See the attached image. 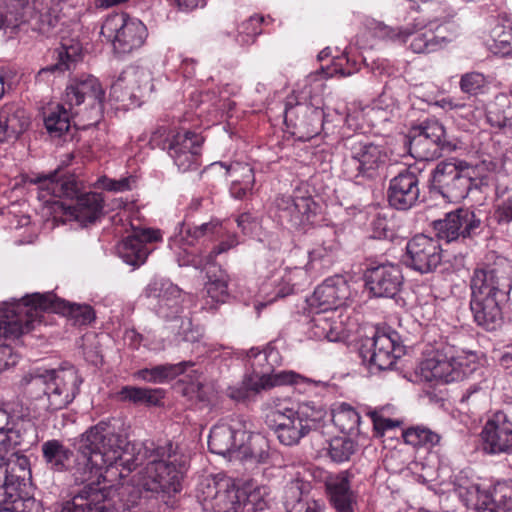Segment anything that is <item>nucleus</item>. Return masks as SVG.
<instances>
[{
  "label": "nucleus",
  "instance_id": "obj_1",
  "mask_svg": "<svg viewBox=\"0 0 512 512\" xmlns=\"http://www.w3.org/2000/svg\"><path fill=\"white\" fill-rule=\"evenodd\" d=\"M116 420L98 422L75 439L74 451L59 439L42 443L43 461L53 473L69 472L76 484H83L99 475L104 467L121 465L129 473L138 463L127 448V437L116 431Z\"/></svg>",
  "mask_w": 512,
  "mask_h": 512
},
{
  "label": "nucleus",
  "instance_id": "obj_2",
  "mask_svg": "<svg viewBox=\"0 0 512 512\" xmlns=\"http://www.w3.org/2000/svg\"><path fill=\"white\" fill-rule=\"evenodd\" d=\"M127 451L134 457H139L138 463L128 473L121 465L113 464L119 469L120 477L128 476L137 467L143 468L139 472V486H122L120 491L121 500L127 507V510L141 508L139 505L144 493H151L158 501L163 502L168 507L175 504L174 497L182 489V480L188 469L189 456L183 452L181 447L172 441L164 444L155 445L144 444V446L135 453L134 445L127 441Z\"/></svg>",
  "mask_w": 512,
  "mask_h": 512
},
{
  "label": "nucleus",
  "instance_id": "obj_3",
  "mask_svg": "<svg viewBox=\"0 0 512 512\" xmlns=\"http://www.w3.org/2000/svg\"><path fill=\"white\" fill-rule=\"evenodd\" d=\"M38 311L62 314L76 325H88L95 320V311L88 304L68 302L53 292L33 293L21 300L3 302L0 306V339L18 338L34 329Z\"/></svg>",
  "mask_w": 512,
  "mask_h": 512
},
{
  "label": "nucleus",
  "instance_id": "obj_4",
  "mask_svg": "<svg viewBox=\"0 0 512 512\" xmlns=\"http://www.w3.org/2000/svg\"><path fill=\"white\" fill-rule=\"evenodd\" d=\"M470 289V310L477 326L488 332L501 329L503 309L512 290V264L504 259L491 267L476 269Z\"/></svg>",
  "mask_w": 512,
  "mask_h": 512
},
{
  "label": "nucleus",
  "instance_id": "obj_5",
  "mask_svg": "<svg viewBox=\"0 0 512 512\" xmlns=\"http://www.w3.org/2000/svg\"><path fill=\"white\" fill-rule=\"evenodd\" d=\"M22 387H43L47 397V410L54 412L66 408L79 393L82 378L74 367L64 369H34L21 379Z\"/></svg>",
  "mask_w": 512,
  "mask_h": 512
},
{
  "label": "nucleus",
  "instance_id": "obj_6",
  "mask_svg": "<svg viewBox=\"0 0 512 512\" xmlns=\"http://www.w3.org/2000/svg\"><path fill=\"white\" fill-rule=\"evenodd\" d=\"M477 355L451 344H441L420 364L421 374L427 381L450 383L461 381L477 367Z\"/></svg>",
  "mask_w": 512,
  "mask_h": 512
},
{
  "label": "nucleus",
  "instance_id": "obj_7",
  "mask_svg": "<svg viewBox=\"0 0 512 512\" xmlns=\"http://www.w3.org/2000/svg\"><path fill=\"white\" fill-rule=\"evenodd\" d=\"M321 418L322 410L309 403H302L297 410H270L265 416V424L274 432L281 444L293 446L312 430H316Z\"/></svg>",
  "mask_w": 512,
  "mask_h": 512
},
{
  "label": "nucleus",
  "instance_id": "obj_8",
  "mask_svg": "<svg viewBox=\"0 0 512 512\" xmlns=\"http://www.w3.org/2000/svg\"><path fill=\"white\" fill-rule=\"evenodd\" d=\"M476 168L464 160H445L436 164L431 172V193L441 195L448 202L465 199L474 184Z\"/></svg>",
  "mask_w": 512,
  "mask_h": 512
},
{
  "label": "nucleus",
  "instance_id": "obj_9",
  "mask_svg": "<svg viewBox=\"0 0 512 512\" xmlns=\"http://www.w3.org/2000/svg\"><path fill=\"white\" fill-rule=\"evenodd\" d=\"M101 34L112 41L115 52L128 54L144 45L148 30L141 20L126 13H115L107 16Z\"/></svg>",
  "mask_w": 512,
  "mask_h": 512
},
{
  "label": "nucleus",
  "instance_id": "obj_10",
  "mask_svg": "<svg viewBox=\"0 0 512 512\" xmlns=\"http://www.w3.org/2000/svg\"><path fill=\"white\" fill-rule=\"evenodd\" d=\"M245 491L235 487L230 479L207 476L200 480L196 497L205 510L213 512H241Z\"/></svg>",
  "mask_w": 512,
  "mask_h": 512
},
{
  "label": "nucleus",
  "instance_id": "obj_11",
  "mask_svg": "<svg viewBox=\"0 0 512 512\" xmlns=\"http://www.w3.org/2000/svg\"><path fill=\"white\" fill-rule=\"evenodd\" d=\"M405 354V346L396 331H376L361 341L359 356L363 362L378 370L392 368L396 360Z\"/></svg>",
  "mask_w": 512,
  "mask_h": 512
},
{
  "label": "nucleus",
  "instance_id": "obj_12",
  "mask_svg": "<svg viewBox=\"0 0 512 512\" xmlns=\"http://www.w3.org/2000/svg\"><path fill=\"white\" fill-rule=\"evenodd\" d=\"M322 84L307 77L299 81L285 99L284 123L287 128L303 125L311 114L319 113L322 104L319 92Z\"/></svg>",
  "mask_w": 512,
  "mask_h": 512
},
{
  "label": "nucleus",
  "instance_id": "obj_13",
  "mask_svg": "<svg viewBox=\"0 0 512 512\" xmlns=\"http://www.w3.org/2000/svg\"><path fill=\"white\" fill-rule=\"evenodd\" d=\"M432 227L436 240L450 243L459 239L475 238L483 232L485 225L474 211L458 208L447 213L443 219L433 221Z\"/></svg>",
  "mask_w": 512,
  "mask_h": 512
},
{
  "label": "nucleus",
  "instance_id": "obj_14",
  "mask_svg": "<svg viewBox=\"0 0 512 512\" xmlns=\"http://www.w3.org/2000/svg\"><path fill=\"white\" fill-rule=\"evenodd\" d=\"M150 72L139 66L125 68L111 84L110 96L124 106H140V99L149 94L153 85Z\"/></svg>",
  "mask_w": 512,
  "mask_h": 512
},
{
  "label": "nucleus",
  "instance_id": "obj_15",
  "mask_svg": "<svg viewBox=\"0 0 512 512\" xmlns=\"http://www.w3.org/2000/svg\"><path fill=\"white\" fill-rule=\"evenodd\" d=\"M480 436L486 454H512V407L496 411L486 421Z\"/></svg>",
  "mask_w": 512,
  "mask_h": 512
},
{
  "label": "nucleus",
  "instance_id": "obj_16",
  "mask_svg": "<svg viewBox=\"0 0 512 512\" xmlns=\"http://www.w3.org/2000/svg\"><path fill=\"white\" fill-rule=\"evenodd\" d=\"M407 267L421 273L435 272L443 262L439 241L424 234L412 237L406 245Z\"/></svg>",
  "mask_w": 512,
  "mask_h": 512
},
{
  "label": "nucleus",
  "instance_id": "obj_17",
  "mask_svg": "<svg viewBox=\"0 0 512 512\" xmlns=\"http://www.w3.org/2000/svg\"><path fill=\"white\" fill-rule=\"evenodd\" d=\"M363 279L366 289L375 298H395L404 282L401 267L392 263L368 266Z\"/></svg>",
  "mask_w": 512,
  "mask_h": 512
},
{
  "label": "nucleus",
  "instance_id": "obj_18",
  "mask_svg": "<svg viewBox=\"0 0 512 512\" xmlns=\"http://www.w3.org/2000/svg\"><path fill=\"white\" fill-rule=\"evenodd\" d=\"M277 216L289 229H305L313 223L318 205L311 196H285L276 198Z\"/></svg>",
  "mask_w": 512,
  "mask_h": 512
},
{
  "label": "nucleus",
  "instance_id": "obj_19",
  "mask_svg": "<svg viewBox=\"0 0 512 512\" xmlns=\"http://www.w3.org/2000/svg\"><path fill=\"white\" fill-rule=\"evenodd\" d=\"M160 240L159 230L133 228L132 233L116 245V253L126 264L139 267L145 263L152 252L151 245Z\"/></svg>",
  "mask_w": 512,
  "mask_h": 512
},
{
  "label": "nucleus",
  "instance_id": "obj_20",
  "mask_svg": "<svg viewBox=\"0 0 512 512\" xmlns=\"http://www.w3.org/2000/svg\"><path fill=\"white\" fill-rule=\"evenodd\" d=\"M105 92L99 80L92 75H82L72 80L66 88V100L70 105H81L88 101L96 112V119L81 128H94L99 124Z\"/></svg>",
  "mask_w": 512,
  "mask_h": 512
},
{
  "label": "nucleus",
  "instance_id": "obj_21",
  "mask_svg": "<svg viewBox=\"0 0 512 512\" xmlns=\"http://www.w3.org/2000/svg\"><path fill=\"white\" fill-rule=\"evenodd\" d=\"M202 138L192 130L177 131L176 134L168 135L164 148L174 159L175 165L180 172L194 171L198 169V150Z\"/></svg>",
  "mask_w": 512,
  "mask_h": 512
},
{
  "label": "nucleus",
  "instance_id": "obj_22",
  "mask_svg": "<svg viewBox=\"0 0 512 512\" xmlns=\"http://www.w3.org/2000/svg\"><path fill=\"white\" fill-rule=\"evenodd\" d=\"M419 196V177L410 168L402 170L389 181L387 200L392 208L407 211L418 203Z\"/></svg>",
  "mask_w": 512,
  "mask_h": 512
},
{
  "label": "nucleus",
  "instance_id": "obj_23",
  "mask_svg": "<svg viewBox=\"0 0 512 512\" xmlns=\"http://www.w3.org/2000/svg\"><path fill=\"white\" fill-rule=\"evenodd\" d=\"M351 297L347 280L342 275H334L318 285L311 298V305H316L322 312H331L346 305Z\"/></svg>",
  "mask_w": 512,
  "mask_h": 512
},
{
  "label": "nucleus",
  "instance_id": "obj_24",
  "mask_svg": "<svg viewBox=\"0 0 512 512\" xmlns=\"http://www.w3.org/2000/svg\"><path fill=\"white\" fill-rule=\"evenodd\" d=\"M112 490L100 487L99 483L85 485L72 499L66 502L60 512H109L113 508L110 498Z\"/></svg>",
  "mask_w": 512,
  "mask_h": 512
},
{
  "label": "nucleus",
  "instance_id": "obj_25",
  "mask_svg": "<svg viewBox=\"0 0 512 512\" xmlns=\"http://www.w3.org/2000/svg\"><path fill=\"white\" fill-rule=\"evenodd\" d=\"M243 416L232 417L229 422H220L214 425L208 437L210 452L225 456L237 452L238 443L244 436Z\"/></svg>",
  "mask_w": 512,
  "mask_h": 512
},
{
  "label": "nucleus",
  "instance_id": "obj_26",
  "mask_svg": "<svg viewBox=\"0 0 512 512\" xmlns=\"http://www.w3.org/2000/svg\"><path fill=\"white\" fill-rule=\"evenodd\" d=\"M75 201L73 205L60 203L59 207L63 215L70 220L79 222L81 226L93 224L103 216L104 198L102 194L96 192L83 193Z\"/></svg>",
  "mask_w": 512,
  "mask_h": 512
},
{
  "label": "nucleus",
  "instance_id": "obj_27",
  "mask_svg": "<svg viewBox=\"0 0 512 512\" xmlns=\"http://www.w3.org/2000/svg\"><path fill=\"white\" fill-rule=\"evenodd\" d=\"M325 489L329 503L336 512H355L358 495L351 489L348 471L329 476L325 481Z\"/></svg>",
  "mask_w": 512,
  "mask_h": 512
},
{
  "label": "nucleus",
  "instance_id": "obj_28",
  "mask_svg": "<svg viewBox=\"0 0 512 512\" xmlns=\"http://www.w3.org/2000/svg\"><path fill=\"white\" fill-rule=\"evenodd\" d=\"M447 27L440 25L433 28H425L422 31L412 32L408 28L401 29L397 36L405 41L411 37L409 47L414 53H433L444 48L452 41L454 34L446 35Z\"/></svg>",
  "mask_w": 512,
  "mask_h": 512
},
{
  "label": "nucleus",
  "instance_id": "obj_29",
  "mask_svg": "<svg viewBox=\"0 0 512 512\" xmlns=\"http://www.w3.org/2000/svg\"><path fill=\"white\" fill-rule=\"evenodd\" d=\"M309 237L314 247L308 251V266L314 268L317 261L330 264L340 248L336 230L331 227L313 229Z\"/></svg>",
  "mask_w": 512,
  "mask_h": 512
},
{
  "label": "nucleus",
  "instance_id": "obj_30",
  "mask_svg": "<svg viewBox=\"0 0 512 512\" xmlns=\"http://www.w3.org/2000/svg\"><path fill=\"white\" fill-rule=\"evenodd\" d=\"M294 378L293 372H282L273 377L269 376L267 372H263L259 379H254L252 376L246 377L242 387H229L228 396L236 401H245L249 397L250 391L258 393L274 386L292 384L295 381Z\"/></svg>",
  "mask_w": 512,
  "mask_h": 512
},
{
  "label": "nucleus",
  "instance_id": "obj_31",
  "mask_svg": "<svg viewBox=\"0 0 512 512\" xmlns=\"http://www.w3.org/2000/svg\"><path fill=\"white\" fill-rule=\"evenodd\" d=\"M383 158L384 155L378 146L372 143L366 144L357 155L346 161V172L356 179L359 177L372 179L379 165L383 163Z\"/></svg>",
  "mask_w": 512,
  "mask_h": 512
},
{
  "label": "nucleus",
  "instance_id": "obj_32",
  "mask_svg": "<svg viewBox=\"0 0 512 512\" xmlns=\"http://www.w3.org/2000/svg\"><path fill=\"white\" fill-rule=\"evenodd\" d=\"M81 45L78 41L68 40L61 43L57 49V62L40 69L36 76V82H49L51 76L63 74L68 71L80 59Z\"/></svg>",
  "mask_w": 512,
  "mask_h": 512
},
{
  "label": "nucleus",
  "instance_id": "obj_33",
  "mask_svg": "<svg viewBox=\"0 0 512 512\" xmlns=\"http://www.w3.org/2000/svg\"><path fill=\"white\" fill-rule=\"evenodd\" d=\"M244 436L239 441L237 453L245 460H252L256 463H264L269 457V442L260 433L250 431V423L245 419L243 424Z\"/></svg>",
  "mask_w": 512,
  "mask_h": 512
},
{
  "label": "nucleus",
  "instance_id": "obj_34",
  "mask_svg": "<svg viewBox=\"0 0 512 512\" xmlns=\"http://www.w3.org/2000/svg\"><path fill=\"white\" fill-rule=\"evenodd\" d=\"M38 440L37 427L30 419L17 418L5 433L1 445L5 448L29 449Z\"/></svg>",
  "mask_w": 512,
  "mask_h": 512
},
{
  "label": "nucleus",
  "instance_id": "obj_35",
  "mask_svg": "<svg viewBox=\"0 0 512 512\" xmlns=\"http://www.w3.org/2000/svg\"><path fill=\"white\" fill-rule=\"evenodd\" d=\"M146 298L158 300L160 307L172 309L178 313L180 304L181 289L168 279H153L144 289Z\"/></svg>",
  "mask_w": 512,
  "mask_h": 512
},
{
  "label": "nucleus",
  "instance_id": "obj_36",
  "mask_svg": "<svg viewBox=\"0 0 512 512\" xmlns=\"http://www.w3.org/2000/svg\"><path fill=\"white\" fill-rule=\"evenodd\" d=\"M165 391L161 388L138 387L126 385L117 392V398L121 402H127L136 406L159 407L163 405Z\"/></svg>",
  "mask_w": 512,
  "mask_h": 512
},
{
  "label": "nucleus",
  "instance_id": "obj_37",
  "mask_svg": "<svg viewBox=\"0 0 512 512\" xmlns=\"http://www.w3.org/2000/svg\"><path fill=\"white\" fill-rule=\"evenodd\" d=\"M340 121L344 120L348 128L355 126L362 128L368 126L374 128L376 126H383L390 118V112L378 106L366 107L355 115H347L345 119L338 111L334 112Z\"/></svg>",
  "mask_w": 512,
  "mask_h": 512
},
{
  "label": "nucleus",
  "instance_id": "obj_38",
  "mask_svg": "<svg viewBox=\"0 0 512 512\" xmlns=\"http://www.w3.org/2000/svg\"><path fill=\"white\" fill-rule=\"evenodd\" d=\"M192 366H194L192 361H181L177 364H161L152 368L141 369L137 372V376L147 382L164 383L176 378Z\"/></svg>",
  "mask_w": 512,
  "mask_h": 512
},
{
  "label": "nucleus",
  "instance_id": "obj_39",
  "mask_svg": "<svg viewBox=\"0 0 512 512\" xmlns=\"http://www.w3.org/2000/svg\"><path fill=\"white\" fill-rule=\"evenodd\" d=\"M29 11V0H1L0 29L17 28L27 20Z\"/></svg>",
  "mask_w": 512,
  "mask_h": 512
},
{
  "label": "nucleus",
  "instance_id": "obj_40",
  "mask_svg": "<svg viewBox=\"0 0 512 512\" xmlns=\"http://www.w3.org/2000/svg\"><path fill=\"white\" fill-rule=\"evenodd\" d=\"M328 312L318 311L309 322V332L312 337L317 339H327L330 342H335L340 339L341 327L339 323L331 316L327 315Z\"/></svg>",
  "mask_w": 512,
  "mask_h": 512
},
{
  "label": "nucleus",
  "instance_id": "obj_41",
  "mask_svg": "<svg viewBox=\"0 0 512 512\" xmlns=\"http://www.w3.org/2000/svg\"><path fill=\"white\" fill-rule=\"evenodd\" d=\"M512 488L507 485H496L480 503L478 512H511Z\"/></svg>",
  "mask_w": 512,
  "mask_h": 512
},
{
  "label": "nucleus",
  "instance_id": "obj_42",
  "mask_svg": "<svg viewBox=\"0 0 512 512\" xmlns=\"http://www.w3.org/2000/svg\"><path fill=\"white\" fill-rule=\"evenodd\" d=\"M180 225L181 228L179 233L170 239V247H180L182 244L192 246L197 239L206 235L214 234L220 227V223L218 221H210L194 227H190L185 223H181Z\"/></svg>",
  "mask_w": 512,
  "mask_h": 512
},
{
  "label": "nucleus",
  "instance_id": "obj_43",
  "mask_svg": "<svg viewBox=\"0 0 512 512\" xmlns=\"http://www.w3.org/2000/svg\"><path fill=\"white\" fill-rule=\"evenodd\" d=\"M419 133L410 140L412 147H418L421 145L427 146L429 143L435 144L442 151H453L458 145L459 141L455 137H451L447 134V130H438V134H429L427 130H418Z\"/></svg>",
  "mask_w": 512,
  "mask_h": 512
},
{
  "label": "nucleus",
  "instance_id": "obj_44",
  "mask_svg": "<svg viewBox=\"0 0 512 512\" xmlns=\"http://www.w3.org/2000/svg\"><path fill=\"white\" fill-rule=\"evenodd\" d=\"M42 189L51 190V192L58 197H65L71 200H76L78 196L82 195L81 184L76 180L74 175L70 176H57L53 183L50 180L40 183Z\"/></svg>",
  "mask_w": 512,
  "mask_h": 512
},
{
  "label": "nucleus",
  "instance_id": "obj_45",
  "mask_svg": "<svg viewBox=\"0 0 512 512\" xmlns=\"http://www.w3.org/2000/svg\"><path fill=\"white\" fill-rule=\"evenodd\" d=\"M333 423L345 434L360 433L361 417L349 404L343 403L333 412Z\"/></svg>",
  "mask_w": 512,
  "mask_h": 512
},
{
  "label": "nucleus",
  "instance_id": "obj_46",
  "mask_svg": "<svg viewBox=\"0 0 512 512\" xmlns=\"http://www.w3.org/2000/svg\"><path fill=\"white\" fill-rule=\"evenodd\" d=\"M208 281L205 289L209 297L216 302H224L228 296V275L221 268L211 266L207 271Z\"/></svg>",
  "mask_w": 512,
  "mask_h": 512
},
{
  "label": "nucleus",
  "instance_id": "obj_47",
  "mask_svg": "<svg viewBox=\"0 0 512 512\" xmlns=\"http://www.w3.org/2000/svg\"><path fill=\"white\" fill-rule=\"evenodd\" d=\"M406 444L413 447H433L440 442V435L424 426H412L402 432Z\"/></svg>",
  "mask_w": 512,
  "mask_h": 512
},
{
  "label": "nucleus",
  "instance_id": "obj_48",
  "mask_svg": "<svg viewBox=\"0 0 512 512\" xmlns=\"http://www.w3.org/2000/svg\"><path fill=\"white\" fill-rule=\"evenodd\" d=\"M491 41L488 43L489 49L501 56L512 54V28L504 25H495L490 32Z\"/></svg>",
  "mask_w": 512,
  "mask_h": 512
},
{
  "label": "nucleus",
  "instance_id": "obj_49",
  "mask_svg": "<svg viewBox=\"0 0 512 512\" xmlns=\"http://www.w3.org/2000/svg\"><path fill=\"white\" fill-rule=\"evenodd\" d=\"M45 128H79L71 113L61 104L48 108L43 113Z\"/></svg>",
  "mask_w": 512,
  "mask_h": 512
},
{
  "label": "nucleus",
  "instance_id": "obj_50",
  "mask_svg": "<svg viewBox=\"0 0 512 512\" xmlns=\"http://www.w3.org/2000/svg\"><path fill=\"white\" fill-rule=\"evenodd\" d=\"M357 444L347 437H334L329 442L328 455L333 462L349 461L356 452Z\"/></svg>",
  "mask_w": 512,
  "mask_h": 512
},
{
  "label": "nucleus",
  "instance_id": "obj_51",
  "mask_svg": "<svg viewBox=\"0 0 512 512\" xmlns=\"http://www.w3.org/2000/svg\"><path fill=\"white\" fill-rule=\"evenodd\" d=\"M263 22L264 18L259 15L251 16L242 22L236 36V42L241 46L254 43L256 37L262 33L261 25Z\"/></svg>",
  "mask_w": 512,
  "mask_h": 512
},
{
  "label": "nucleus",
  "instance_id": "obj_52",
  "mask_svg": "<svg viewBox=\"0 0 512 512\" xmlns=\"http://www.w3.org/2000/svg\"><path fill=\"white\" fill-rule=\"evenodd\" d=\"M457 491L459 497L468 508L477 510L480 503L484 501L490 491L482 489L478 483H458Z\"/></svg>",
  "mask_w": 512,
  "mask_h": 512
},
{
  "label": "nucleus",
  "instance_id": "obj_53",
  "mask_svg": "<svg viewBox=\"0 0 512 512\" xmlns=\"http://www.w3.org/2000/svg\"><path fill=\"white\" fill-rule=\"evenodd\" d=\"M390 410V407H381L379 409L369 410L367 415L370 417L374 430L378 436H383L386 431L392 430L396 427H400L403 421L398 419H391L386 416V412Z\"/></svg>",
  "mask_w": 512,
  "mask_h": 512
},
{
  "label": "nucleus",
  "instance_id": "obj_54",
  "mask_svg": "<svg viewBox=\"0 0 512 512\" xmlns=\"http://www.w3.org/2000/svg\"><path fill=\"white\" fill-rule=\"evenodd\" d=\"M487 85L486 77L479 72H469L461 76L459 86L463 93L470 96L483 94Z\"/></svg>",
  "mask_w": 512,
  "mask_h": 512
},
{
  "label": "nucleus",
  "instance_id": "obj_55",
  "mask_svg": "<svg viewBox=\"0 0 512 512\" xmlns=\"http://www.w3.org/2000/svg\"><path fill=\"white\" fill-rule=\"evenodd\" d=\"M261 489H255L249 493L245 492L242 497L241 512H264L268 509V501L264 498Z\"/></svg>",
  "mask_w": 512,
  "mask_h": 512
},
{
  "label": "nucleus",
  "instance_id": "obj_56",
  "mask_svg": "<svg viewBox=\"0 0 512 512\" xmlns=\"http://www.w3.org/2000/svg\"><path fill=\"white\" fill-rule=\"evenodd\" d=\"M305 276V271L301 267L287 268L286 273L282 276L283 284H280L275 290V298H284L294 293L295 288L300 286L299 282L293 281L294 275Z\"/></svg>",
  "mask_w": 512,
  "mask_h": 512
},
{
  "label": "nucleus",
  "instance_id": "obj_57",
  "mask_svg": "<svg viewBox=\"0 0 512 512\" xmlns=\"http://www.w3.org/2000/svg\"><path fill=\"white\" fill-rule=\"evenodd\" d=\"M29 125L24 110H16L11 114L8 109L0 111V128H25Z\"/></svg>",
  "mask_w": 512,
  "mask_h": 512
},
{
  "label": "nucleus",
  "instance_id": "obj_58",
  "mask_svg": "<svg viewBox=\"0 0 512 512\" xmlns=\"http://www.w3.org/2000/svg\"><path fill=\"white\" fill-rule=\"evenodd\" d=\"M11 512H44L42 503L34 497H22L20 494L12 499Z\"/></svg>",
  "mask_w": 512,
  "mask_h": 512
},
{
  "label": "nucleus",
  "instance_id": "obj_59",
  "mask_svg": "<svg viewBox=\"0 0 512 512\" xmlns=\"http://www.w3.org/2000/svg\"><path fill=\"white\" fill-rule=\"evenodd\" d=\"M183 244L179 246H175V248H179L182 251L177 252V262L179 266H192L196 269H203L205 265H208L209 263H206V259L201 258L200 256L189 252ZM174 249V247H171Z\"/></svg>",
  "mask_w": 512,
  "mask_h": 512
},
{
  "label": "nucleus",
  "instance_id": "obj_60",
  "mask_svg": "<svg viewBox=\"0 0 512 512\" xmlns=\"http://www.w3.org/2000/svg\"><path fill=\"white\" fill-rule=\"evenodd\" d=\"M0 479V486H2L9 494H13V499L15 496L20 494L19 490L21 486L25 485V480H23L22 476L14 473L3 472V476Z\"/></svg>",
  "mask_w": 512,
  "mask_h": 512
},
{
  "label": "nucleus",
  "instance_id": "obj_61",
  "mask_svg": "<svg viewBox=\"0 0 512 512\" xmlns=\"http://www.w3.org/2000/svg\"><path fill=\"white\" fill-rule=\"evenodd\" d=\"M244 169L248 173L246 175L248 180L244 183V185H242L238 181H233L231 188H230L231 195L236 199H243L247 195L248 191L251 190L253 182H254L253 169L250 167H247V166L244 167Z\"/></svg>",
  "mask_w": 512,
  "mask_h": 512
},
{
  "label": "nucleus",
  "instance_id": "obj_62",
  "mask_svg": "<svg viewBox=\"0 0 512 512\" xmlns=\"http://www.w3.org/2000/svg\"><path fill=\"white\" fill-rule=\"evenodd\" d=\"M74 158V155L72 153H69L66 155V159L61 162V164L58 166L57 169H55L53 172H50L49 174H39L35 178H30L26 176L25 182L31 183V184H40L42 182H46L47 180H50L52 183L54 179L59 175V173L67 167L72 159Z\"/></svg>",
  "mask_w": 512,
  "mask_h": 512
},
{
  "label": "nucleus",
  "instance_id": "obj_63",
  "mask_svg": "<svg viewBox=\"0 0 512 512\" xmlns=\"http://www.w3.org/2000/svg\"><path fill=\"white\" fill-rule=\"evenodd\" d=\"M284 135L283 138L287 141L293 140V144L295 142H309L313 139H315L319 133H310L309 130H283Z\"/></svg>",
  "mask_w": 512,
  "mask_h": 512
},
{
  "label": "nucleus",
  "instance_id": "obj_64",
  "mask_svg": "<svg viewBox=\"0 0 512 512\" xmlns=\"http://www.w3.org/2000/svg\"><path fill=\"white\" fill-rule=\"evenodd\" d=\"M237 226L241 229L243 234L249 235L254 232L258 226L257 219L253 217L249 212L240 214L237 219Z\"/></svg>",
  "mask_w": 512,
  "mask_h": 512
}]
</instances>
